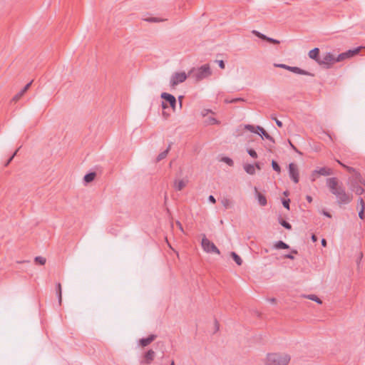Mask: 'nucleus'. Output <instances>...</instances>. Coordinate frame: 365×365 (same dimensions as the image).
I'll return each mask as SVG.
<instances>
[{
  "label": "nucleus",
  "instance_id": "obj_40",
  "mask_svg": "<svg viewBox=\"0 0 365 365\" xmlns=\"http://www.w3.org/2000/svg\"><path fill=\"white\" fill-rule=\"evenodd\" d=\"M289 202H290V200L289 199H283L282 200V205L283 206L287 209L288 210H289Z\"/></svg>",
  "mask_w": 365,
  "mask_h": 365
},
{
  "label": "nucleus",
  "instance_id": "obj_13",
  "mask_svg": "<svg viewBox=\"0 0 365 365\" xmlns=\"http://www.w3.org/2000/svg\"><path fill=\"white\" fill-rule=\"evenodd\" d=\"M252 34L254 35H255L257 37H258L262 40H265V41H268L269 43H274V44L279 43V41L278 40L270 38V37H267V36L260 33L258 31L254 30V31H252Z\"/></svg>",
  "mask_w": 365,
  "mask_h": 365
},
{
  "label": "nucleus",
  "instance_id": "obj_38",
  "mask_svg": "<svg viewBox=\"0 0 365 365\" xmlns=\"http://www.w3.org/2000/svg\"><path fill=\"white\" fill-rule=\"evenodd\" d=\"M274 66L275 67H279V68H284V69L288 70V71H289L290 68H291V66H287L286 64H282V63H274Z\"/></svg>",
  "mask_w": 365,
  "mask_h": 365
},
{
  "label": "nucleus",
  "instance_id": "obj_22",
  "mask_svg": "<svg viewBox=\"0 0 365 365\" xmlns=\"http://www.w3.org/2000/svg\"><path fill=\"white\" fill-rule=\"evenodd\" d=\"M186 185L185 182H184L182 180H175L174 182V187L175 190H182Z\"/></svg>",
  "mask_w": 365,
  "mask_h": 365
},
{
  "label": "nucleus",
  "instance_id": "obj_43",
  "mask_svg": "<svg viewBox=\"0 0 365 365\" xmlns=\"http://www.w3.org/2000/svg\"><path fill=\"white\" fill-rule=\"evenodd\" d=\"M216 62L218 63L219 67L222 69H224L225 68V62L222 60H218L216 61Z\"/></svg>",
  "mask_w": 365,
  "mask_h": 365
},
{
  "label": "nucleus",
  "instance_id": "obj_56",
  "mask_svg": "<svg viewBox=\"0 0 365 365\" xmlns=\"http://www.w3.org/2000/svg\"><path fill=\"white\" fill-rule=\"evenodd\" d=\"M163 117L167 119L169 116V114L166 113L165 111L163 112Z\"/></svg>",
  "mask_w": 365,
  "mask_h": 365
},
{
  "label": "nucleus",
  "instance_id": "obj_20",
  "mask_svg": "<svg viewBox=\"0 0 365 365\" xmlns=\"http://www.w3.org/2000/svg\"><path fill=\"white\" fill-rule=\"evenodd\" d=\"M274 248L277 250H287L289 249V245L284 242L279 240L274 243Z\"/></svg>",
  "mask_w": 365,
  "mask_h": 365
},
{
  "label": "nucleus",
  "instance_id": "obj_36",
  "mask_svg": "<svg viewBox=\"0 0 365 365\" xmlns=\"http://www.w3.org/2000/svg\"><path fill=\"white\" fill-rule=\"evenodd\" d=\"M336 162L341 165L342 167L345 168L349 173L351 172H354V168H351V167H349V166H347L346 165H344V163H342L340 160H336Z\"/></svg>",
  "mask_w": 365,
  "mask_h": 365
},
{
  "label": "nucleus",
  "instance_id": "obj_50",
  "mask_svg": "<svg viewBox=\"0 0 365 365\" xmlns=\"http://www.w3.org/2000/svg\"><path fill=\"white\" fill-rule=\"evenodd\" d=\"M318 238L315 235H312V240L314 242H316L317 241Z\"/></svg>",
  "mask_w": 365,
  "mask_h": 365
},
{
  "label": "nucleus",
  "instance_id": "obj_18",
  "mask_svg": "<svg viewBox=\"0 0 365 365\" xmlns=\"http://www.w3.org/2000/svg\"><path fill=\"white\" fill-rule=\"evenodd\" d=\"M172 144H173V143H172V142H171V143H169V145H168V148H167V149H166V150H165L164 151L161 152V153H160L157 156V158H156V162H157V163H158V162L161 161L162 160L165 159V158L167 157V155H168V153L170 152V149H171Z\"/></svg>",
  "mask_w": 365,
  "mask_h": 365
},
{
  "label": "nucleus",
  "instance_id": "obj_8",
  "mask_svg": "<svg viewBox=\"0 0 365 365\" xmlns=\"http://www.w3.org/2000/svg\"><path fill=\"white\" fill-rule=\"evenodd\" d=\"M361 47H357L354 49L348 50L344 53H341L338 55L336 57V61H339V62L342 61L346 58H349L353 57L354 56L358 54L361 50Z\"/></svg>",
  "mask_w": 365,
  "mask_h": 365
},
{
  "label": "nucleus",
  "instance_id": "obj_33",
  "mask_svg": "<svg viewBox=\"0 0 365 365\" xmlns=\"http://www.w3.org/2000/svg\"><path fill=\"white\" fill-rule=\"evenodd\" d=\"M221 161L227 163L230 166H233V165H234L233 160L231 158H228V157H223L221 159Z\"/></svg>",
  "mask_w": 365,
  "mask_h": 365
},
{
  "label": "nucleus",
  "instance_id": "obj_39",
  "mask_svg": "<svg viewBox=\"0 0 365 365\" xmlns=\"http://www.w3.org/2000/svg\"><path fill=\"white\" fill-rule=\"evenodd\" d=\"M19 148H18L14 153L13 155L7 160V161L5 163V166H7L9 165V164L12 161V160L14 159V158L15 157V155L17 154V152L19 151Z\"/></svg>",
  "mask_w": 365,
  "mask_h": 365
},
{
  "label": "nucleus",
  "instance_id": "obj_25",
  "mask_svg": "<svg viewBox=\"0 0 365 365\" xmlns=\"http://www.w3.org/2000/svg\"><path fill=\"white\" fill-rule=\"evenodd\" d=\"M230 255L237 265H241L242 264V259L237 253L232 252Z\"/></svg>",
  "mask_w": 365,
  "mask_h": 365
},
{
  "label": "nucleus",
  "instance_id": "obj_17",
  "mask_svg": "<svg viewBox=\"0 0 365 365\" xmlns=\"http://www.w3.org/2000/svg\"><path fill=\"white\" fill-rule=\"evenodd\" d=\"M309 57L314 61H316L317 63L319 61V49L318 48H314L309 51Z\"/></svg>",
  "mask_w": 365,
  "mask_h": 365
},
{
  "label": "nucleus",
  "instance_id": "obj_48",
  "mask_svg": "<svg viewBox=\"0 0 365 365\" xmlns=\"http://www.w3.org/2000/svg\"><path fill=\"white\" fill-rule=\"evenodd\" d=\"M244 100L242 98H233L232 99L230 103H236L238 101H243Z\"/></svg>",
  "mask_w": 365,
  "mask_h": 365
},
{
  "label": "nucleus",
  "instance_id": "obj_54",
  "mask_svg": "<svg viewBox=\"0 0 365 365\" xmlns=\"http://www.w3.org/2000/svg\"><path fill=\"white\" fill-rule=\"evenodd\" d=\"M322 245L323 247H326L327 246V240L325 239H322Z\"/></svg>",
  "mask_w": 365,
  "mask_h": 365
},
{
  "label": "nucleus",
  "instance_id": "obj_59",
  "mask_svg": "<svg viewBox=\"0 0 365 365\" xmlns=\"http://www.w3.org/2000/svg\"><path fill=\"white\" fill-rule=\"evenodd\" d=\"M298 253L297 250H292V252H291V254H295L297 255Z\"/></svg>",
  "mask_w": 365,
  "mask_h": 365
},
{
  "label": "nucleus",
  "instance_id": "obj_63",
  "mask_svg": "<svg viewBox=\"0 0 365 365\" xmlns=\"http://www.w3.org/2000/svg\"><path fill=\"white\" fill-rule=\"evenodd\" d=\"M170 365H175V362H174V361H173V360L171 361V363H170Z\"/></svg>",
  "mask_w": 365,
  "mask_h": 365
},
{
  "label": "nucleus",
  "instance_id": "obj_44",
  "mask_svg": "<svg viewBox=\"0 0 365 365\" xmlns=\"http://www.w3.org/2000/svg\"><path fill=\"white\" fill-rule=\"evenodd\" d=\"M272 119L275 120L276 124L277 125L278 127L282 128L283 126L282 122L280 121L279 120H278L277 118H276L275 117L272 116Z\"/></svg>",
  "mask_w": 365,
  "mask_h": 365
},
{
  "label": "nucleus",
  "instance_id": "obj_35",
  "mask_svg": "<svg viewBox=\"0 0 365 365\" xmlns=\"http://www.w3.org/2000/svg\"><path fill=\"white\" fill-rule=\"evenodd\" d=\"M245 128L246 130H249V131H250L252 133H257V128L254 125H249V124L248 125H245Z\"/></svg>",
  "mask_w": 365,
  "mask_h": 365
},
{
  "label": "nucleus",
  "instance_id": "obj_6",
  "mask_svg": "<svg viewBox=\"0 0 365 365\" xmlns=\"http://www.w3.org/2000/svg\"><path fill=\"white\" fill-rule=\"evenodd\" d=\"M336 62H339V61H336V57H335L331 53L329 52L320 58L319 61H318V64L320 66H324L328 68Z\"/></svg>",
  "mask_w": 365,
  "mask_h": 365
},
{
  "label": "nucleus",
  "instance_id": "obj_7",
  "mask_svg": "<svg viewBox=\"0 0 365 365\" xmlns=\"http://www.w3.org/2000/svg\"><path fill=\"white\" fill-rule=\"evenodd\" d=\"M358 182L365 185V181L361 178L360 175L356 177L355 182H351L350 187L356 195H361L364 192V189L361 185H359Z\"/></svg>",
  "mask_w": 365,
  "mask_h": 365
},
{
  "label": "nucleus",
  "instance_id": "obj_31",
  "mask_svg": "<svg viewBox=\"0 0 365 365\" xmlns=\"http://www.w3.org/2000/svg\"><path fill=\"white\" fill-rule=\"evenodd\" d=\"M24 92H23V90L21 89L18 93H16L12 98L13 101H18L24 95Z\"/></svg>",
  "mask_w": 365,
  "mask_h": 365
},
{
  "label": "nucleus",
  "instance_id": "obj_14",
  "mask_svg": "<svg viewBox=\"0 0 365 365\" xmlns=\"http://www.w3.org/2000/svg\"><path fill=\"white\" fill-rule=\"evenodd\" d=\"M256 128L257 130V133L259 135H260L262 138H264L267 140L271 141L272 143H274V138L269 134H268L262 127L257 125Z\"/></svg>",
  "mask_w": 365,
  "mask_h": 365
},
{
  "label": "nucleus",
  "instance_id": "obj_1",
  "mask_svg": "<svg viewBox=\"0 0 365 365\" xmlns=\"http://www.w3.org/2000/svg\"><path fill=\"white\" fill-rule=\"evenodd\" d=\"M327 186L330 192L335 196L339 205H348L353 200V195L346 190L344 184L337 178H327Z\"/></svg>",
  "mask_w": 365,
  "mask_h": 365
},
{
  "label": "nucleus",
  "instance_id": "obj_3",
  "mask_svg": "<svg viewBox=\"0 0 365 365\" xmlns=\"http://www.w3.org/2000/svg\"><path fill=\"white\" fill-rule=\"evenodd\" d=\"M290 361V356L287 354L277 353L268 354L265 365H287Z\"/></svg>",
  "mask_w": 365,
  "mask_h": 365
},
{
  "label": "nucleus",
  "instance_id": "obj_10",
  "mask_svg": "<svg viewBox=\"0 0 365 365\" xmlns=\"http://www.w3.org/2000/svg\"><path fill=\"white\" fill-rule=\"evenodd\" d=\"M155 357V352L153 349H149L144 353L140 361L141 364H150Z\"/></svg>",
  "mask_w": 365,
  "mask_h": 365
},
{
  "label": "nucleus",
  "instance_id": "obj_49",
  "mask_svg": "<svg viewBox=\"0 0 365 365\" xmlns=\"http://www.w3.org/2000/svg\"><path fill=\"white\" fill-rule=\"evenodd\" d=\"M284 258H287V259H294V256L292 254L285 255H284Z\"/></svg>",
  "mask_w": 365,
  "mask_h": 365
},
{
  "label": "nucleus",
  "instance_id": "obj_58",
  "mask_svg": "<svg viewBox=\"0 0 365 365\" xmlns=\"http://www.w3.org/2000/svg\"><path fill=\"white\" fill-rule=\"evenodd\" d=\"M215 327H216V330H218L219 329V324L217 320H215Z\"/></svg>",
  "mask_w": 365,
  "mask_h": 365
},
{
  "label": "nucleus",
  "instance_id": "obj_52",
  "mask_svg": "<svg viewBox=\"0 0 365 365\" xmlns=\"http://www.w3.org/2000/svg\"><path fill=\"white\" fill-rule=\"evenodd\" d=\"M168 106L167 103H166L165 102L163 101V102H162V108H163V109H166V108H168Z\"/></svg>",
  "mask_w": 365,
  "mask_h": 365
},
{
  "label": "nucleus",
  "instance_id": "obj_30",
  "mask_svg": "<svg viewBox=\"0 0 365 365\" xmlns=\"http://www.w3.org/2000/svg\"><path fill=\"white\" fill-rule=\"evenodd\" d=\"M34 261L36 263H38L41 265L45 264V263L46 262V258L41 257V256L36 257L34 259Z\"/></svg>",
  "mask_w": 365,
  "mask_h": 365
},
{
  "label": "nucleus",
  "instance_id": "obj_11",
  "mask_svg": "<svg viewBox=\"0 0 365 365\" xmlns=\"http://www.w3.org/2000/svg\"><path fill=\"white\" fill-rule=\"evenodd\" d=\"M160 97L170 104L173 110H175L176 98L174 96L164 92L161 93Z\"/></svg>",
  "mask_w": 365,
  "mask_h": 365
},
{
  "label": "nucleus",
  "instance_id": "obj_21",
  "mask_svg": "<svg viewBox=\"0 0 365 365\" xmlns=\"http://www.w3.org/2000/svg\"><path fill=\"white\" fill-rule=\"evenodd\" d=\"M96 176V173L95 172H91V173H87L84 176L83 180L86 183L91 182L92 181L94 180Z\"/></svg>",
  "mask_w": 365,
  "mask_h": 365
},
{
  "label": "nucleus",
  "instance_id": "obj_34",
  "mask_svg": "<svg viewBox=\"0 0 365 365\" xmlns=\"http://www.w3.org/2000/svg\"><path fill=\"white\" fill-rule=\"evenodd\" d=\"M319 175V174L318 173L317 170H314V171H312V173L310 175L311 181L314 182L317 180V178H318Z\"/></svg>",
  "mask_w": 365,
  "mask_h": 365
},
{
  "label": "nucleus",
  "instance_id": "obj_29",
  "mask_svg": "<svg viewBox=\"0 0 365 365\" xmlns=\"http://www.w3.org/2000/svg\"><path fill=\"white\" fill-rule=\"evenodd\" d=\"M272 167L274 171L279 173L281 172V168L279 165L274 160L272 161Z\"/></svg>",
  "mask_w": 365,
  "mask_h": 365
},
{
  "label": "nucleus",
  "instance_id": "obj_42",
  "mask_svg": "<svg viewBox=\"0 0 365 365\" xmlns=\"http://www.w3.org/2000/svg\"><path fill=\"white\" fill-rule=\"evenodd\" d=\"M364 210L365 209H363V208H361V210H359V217L360 219L361 220H364V217H365V215H364Z\"/></svg>",
  "mask_w": 365,
  "mask_h": 365
},
{
  "label": "nucleus",
  "instance_id": "obj_9",
  "mask_svg": "<svg viewBox=\"0 0 365 365\" xmlns=\"http://www.w3.org/2000/svg\"><path fill=\"white\" fill-rule=\"evenodd\" d=\"M289 175L294 182L297 183L299 180V173L297 165L291 163L289 164Z\"/></svg>",
  "mask_w": 365,
  "mask_h": 365
},
{
  "label": "nucleus",
  "instance_id": "obj_12",
  "mask_svg": "<svg viewBox=\"0 0 365 365\" xmlns=\"http://www.w3.org/2000/svg\"><path fill=\"white\" fill-rule=\"evenodd\" d=\"M157 338V335L155 334H150L146 338H142L138 341V345L142 347H145L150 344L155 339Z\"/></svg>",
  "mask_w": 365,
  "mask_h": 365
},
{
  "label": "nucleus",
  "instance_id": "obj_41",
  "mask_svg": "<svg viewBox=\"0 0 365 365\" xmlns=\"http://www.w3.org/2000/svg\"><path fill=\"white\" fill-rule=\"evenodd\" d=\"M358 203L361 206V208L365 209V203L362 197L359 198Z\"/></svg>",
  "mask_w": 365,
  "mask_h": 365
},
{
  "label": "nucleus",
  "instance_id": "obj_23",
  "mask_svg": "<svg viewBox=\"0 0 365 365\" xmlns=\"http://www.w3.org/2000/svg\"><path fill=\"white\" fill-rule=\"evenodd\" d=\"M221 203L226 210L230 208L233 204L232 201L227 197L222 199Z\"/></svg>",
  "mask_w": 365,
  "mask_h": 365
},
{
  "label": "nucleus",
  "instance_id": "obj_62",
  "mask_svg": "<svg viewBox=\"0 0 365 365\" xmlns=\"http://www.w3.org/2000/svg\"><path fill=\"white\" fill-rule=\"evenodd\" d=\"M362 256H363V254H362V253H360V256H359V260H360V259H361Z\"/></svg>",
  "mask_w": 365,
  "mask_h": 365
},
{
  "label": "nucleus",
  "instance_id": "obj_46",
  "mask_svg": "<svg viewBox=\"0 0 365 365\" xmlns=\"http://www.w3.org/2000/svg\"><path fill=\"white\" fill-rule=\"evenodd\" d=\"M209 123L210 124H217L218 123V120L217 119H215V118H210L209 119Z\"/></svg>",
  "mask_w": 365,
  "mask_h": 365
},
{
  "label": "nucleus",
  "instance_id": "obj_53",
  "mask_svg": "<svg viewBox=\"0 0 365 365\" xmlns=\"http://www.w3.org/2000/svg\"><path fill=\"white\" fill-rule=\"evenodd\" d=\"M306 199L309 202H312V197L310 195H307Z\"/></svg>",
  "mask_w": 365,
  "mask_h": 365
},
{
  "label": "nucleus",
  "instance_id": "obj_5",
  "mask_svg": "<svg viewBox=\"0 0 365 365\" xmlns=\"http://www.w3.org/2000/svg\"><path fill=\"white\" fill-rule=\"evenodd\" d=\"M188 75L185 72H176L170 78V86L175 88L179 83H183L187 79Z\"/></svg>",
  "mask_w": 365,
  "mask_h": 365
},
{
  "label": "nucleus",
  "instance_id": "obj_27",
  "mask_svg": "<svg viewBox=\"0 0 365 365\" xmlns=\"http://www.w3.org/2000/svg\"><path fill=\"white\" fill-rule=\"evenodd\" d=\"M143 20L150 23H158L165 21V19L158 17H148L144 19Z\"/></svg>",
  "mask_w": 365,
  "mask_h": 365
},
{
  "label": "nucleus",
  "instance_id": "obj_60",
  "mask_svg": "<svg viewBox=\"0 0 365 365\" xmlns=\"http://www.w3.org/2000/svg\"><path fill=\"white\" fill-rule=\"evenodd\" d=\"M326 216L331 217V215L329 212H324V213Z\"/></svg>",
  "mask_w": 365,
  "mask_h": 365
},
{
  "label": "nucleus",
  "instance_id": "obj_24",
  "mask_svg": "<svg viewBox=\"0 0 365 365\" xmlns=\"http://www.w3.org/2000/svg\"><path fill=\"white\" fill-rule=\"evenodd\" d=\"M244 169L250 175H254L255 173V167L252 164H245Z\"/></svg>",
  "mask_w": 365,
  "mask_h": 365
},
{
  "label": "nucleus",
  "instance_id": "obj_37",
  "mask_svg": "<svg viewBox=\"0 0 365 365\" xmlns=\"http://www.w3.org/2000/svg\"><path fill=\"white\" fill-rule=\"evenodd\" d=\"M248 154L253 158H257L258 155L256 151L252 148L247 150Z\"/></svg>",
  "mask_w": 365,
  "mask_h": 365
},
{
  "label": "nucleus",
  "instance_id": "obj_4",
  "mask_svg": "<svg viewBox=\"0 0 365 365\" xmlns=\"http://www.w3.org/2000/svg\"><path fill=\"white\" fill-rule=\"evenodd\" d=\"M201 245L203 250L207 253H215L217 255L220 254L219 249L215 246V245L210 241L205 236L203 235Z\"/></svg>",
  "mask_w": 365,
  "mask_h": 365
},
{
  "label": "nucleus",
  "instance_id": "obj_61",
  "mask_svg": "<svg viewBox=\"0 0 365 365\" xmlns=\"http://www.w3.org/2000/svg\"><path fill=\"white\" fill-rule=\"evenodd\" d=\"M285 196H288L289 195V192L287 190V191H284V193H283Z\"/></svg>",
  "mask_w": 365,
  "mask_h": 365
},
{
  "label": "nucleus",
  "instance_id": "obj_45",
  "mask_svg": "<svg viewBox=\"0 0 365 365\" xmlns=\"http://www.w3.org/2000/svg\"><path fill=\"white\" fill-rule=\"evenodd\" d=\"M32 82H33L32 81H30L29 83H27V84H26V86L22 88L23 92L26 93V92L28 91V89L30 88L31 85L32 84Z\"/></svg>",
  "mask_w": 365,
  "mask_h": 365
},
{
  "label": "nucleus",
  "instance_id": "obj_19",
  "mask_svg": "<svg viewBox=\"0 0 365 365\" xmlns=\"http://www.w3.org/2000/svg\"><path fill=\"white\" fill-rule=\"evenodd\" d=\"M317 171L320 175L323 176H328L333 174L332 170L329 168L326 167L319 168L317 169Z\"/></svg>",
  "mask_w": 365,
  "mask_h": 365
},
{
  "label": "nucleus",
  "instance_id": "obj_26",
  "mask_svg": "<svg viewBox=\"0 0 365 365\" xmlns=\"http://www.w3.org/2000/svg\"><path fill=\"white\" fill-rule=\"evenodd\" d=\"M56 294L58 297V303L61 304L62 301V289L61 284L60 283L56 284Z\"/></svg>",
  "mask_w": 365,
  "mask_h": 365
},
{
  "label": "nucleus",
  "instance_id": "obj_32",
  "mask_svg": "<svg viewBox=\"0 0 365 365\" xmlns=\"http://www.w3.org/2000/svg\"><path fill=\"white\" fill-rule=\"evenodd\" d=\"M279 223L280 225L284 227L285 229L287 230H291L292 229V225H290V223H289L288 222H287L286 220H281L279 221Z\"/></svg>",
  "mask_w": 365,
  "mask_h": 365
},
{
  "label": "nucleus",
  "instance_id": "obj_28",
  "mask_svg": "<svg viewBox=\"0 0 365 365\" xmlns=\"http://www.w3.org/2000/svg\"><path fill=\"white\" fill-rule=\"evenodd\" d=\"M305 297L310 300L314 301L319 304L322 303V301L315 294H309Z\"/></svg>",
  "mask_w": 365,
  "mask_h": 365
},
{
  "label": "nucleus",
  "instance_id": "obj_47",
  "mask_svg": "<svg viewBox=\"0 0 365 365\" xmlns=\"http://www.w3.org/2000/svg\"><path fill=\"white\" fill-rule=\"evenodd\" d=\"M208 200H209L210 202L213 203V204H215V203L216 202V200H215V198L214 197V196H212V195H210V196H209V197H208Z\"/></svg>",
  "mask_w": 365,
  "mask_h": 365
},
{
  "label": "nucleus",
  "instance_id": "obj_16",
  "mask_svg": "<svg viewBox=\"0 0 365 365\" xmlns=\"http://www.w3.org/2000/svg\"><path fill=\"white\" fill-rule=\"evenodd\" d=\"M289 71L294 73H297V74H300V75L314 76V74H312V73L307 71L305 70H303L297 66H291Z\"/></svg>",
  "mask_w": 365,
  "mask_h": 365
},
{
  "label": "nucleus",
  "instance_id": "obj_55",
  "mask_svg": "<svg viewBox=\"0 0 365 365\" xmlns=\"http://www.w3.org/2000/svg\"><path fill=\"white\" fill-rule=\"evenodd\" d=\"M254 166L255 167V168H257L258 170H261V167H260L259 163H255V165Z\"/></svg>",
  "mask_w": 365,
  "mask_h": 365
},
{
  "label": "nucleus",
  "instance_id": "obj_15",
  "mask_svg": "<svg viewBox=\"0 0 365 365\" xmlns=\"http://www.w3.org/2000/svg\"><path fill=\"white\" fill-rule=\"evenodd\" d=\"M255 195H256V197L258 200V203L261 205V206H265L267 205V198L266 197L262 194L261 192H259L258 190H257V188L255 187Z\"/></svg>",
  "mask_w": 365,
  "mask_h": 365
},
{
  "label": "nucleus",
  "instance_id": "obj_64",
  "mask_svg": "<svg viewBox=\"0 0 365 365\" xmlns=\"http://www.w3.org/2000/svg\"><path fill=\"white\" fill-rule=\"evenodd\" d=\"M292 147L294 148V149H296L295 147L294 146V145L291 144Z\"/></svg>",
  "mask_w": 365,
  "mask_h": 365
},
{
  "label": "nucleus",
  "instance_id": "obj_51",
  "mask_svg": "<svg viewBox=\"0 0 365 365\" xmlns=\"http://www.w3.org/2000/svg\"><path fill=\"white\" fill-rule=\"evenodd\" d=\"M178 101H179V103H180V106L182 107V98H183V96H178Z\"/></svg>",
  "mask_w": 365,
  "mask_h": 365
},
{
  "label": "nucleus",
  "instance_id": "obj_2",
  "mask_svg": "<svg viewBox=\"0 0 365 365\" xmlns=\"http://www.w3.org/2000/svg\"><path fill=\"white\" fill-rule=\"evenodd\" d=\"M212 75V71L209 64H204L197 68H192L188 76L195 81L199 82L209 78Z\"/></svg>",
  "mask_w": 365,
  "mask_h": 365
},
{
  "label": "nucleus",
  "instance_id": "obj_57",
  "mask_svg": "<svg viewBox=\"0 0 365 365\" xmlns=\"http://www.w3.org/2000/svg\"><path fill=\"white\" fill-rule=\"evenodd\" d=\"M269 301L271 303H274L276 302V299L275 298H271V299H269Z\"/></svg>",
  "mask_w": 365,
  "mask_h": 365
}]
</instances>
